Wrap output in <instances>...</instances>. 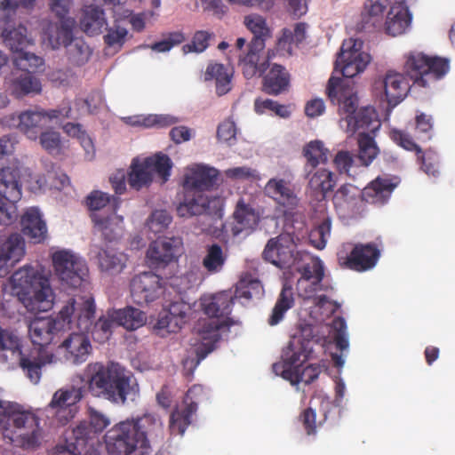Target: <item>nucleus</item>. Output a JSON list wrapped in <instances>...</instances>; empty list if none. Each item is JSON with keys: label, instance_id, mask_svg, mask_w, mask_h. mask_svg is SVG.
Here are the masks:
<instances>
[{"label": "nucleus", "instance_id": "obj_42", "mask_svg": "<svg viewBox=\"0 0 455 455\" xmlns=\"http://www.w3.org/2000/svg\"><path fill=\"white\" fill-rule=\"evenodd\" d=\"M85 204L88 209L92 213L108 214L112 212H116L120 199L114 196H109L100 190L92 191L85 198Z\"/></svg>", "mask_w": 455, "mask_h": 455}, {"label": "nucleus", "instance_id": "obj_63", "mask_svg": "<svg viewBox=\"0 0 455 455\" xmlns=\"http://www.w3.org/2000/svg\"><path fill=\"white\" fill-rule=\"evenodd\" d=\"M390 139L399 147L405 150L420 153L421 148L414 141L412 137L405 131L392 129L389 133Z\"/></svg>", "mask_w": 455, "mask_h": 455}, {"label": "nucleus", "instance_id": "obj_40", "mask_svg": "<svg viewBox=\"0 0 455 455\" xmlns=\"http://www.w3.org/2000/svg\"><path fill=\"white\" fill-rule=\"evenodd\" d=\"M233 73L221 63H210L204 72V81H215L216 93L227 94L232 88Z\"/></svg>", "mask_w": 455, "mask_h": 455}, {"label": "nucleus", "instance_id": "obj_44", "mask_svg": "<svg viewBox=\"0 0 455 455\" xmlns=\"http://www.w3.org/2000/svg\"><path fill=\"white\" fill-rule=\"evenodd\" d=\"M110 316L116 321L117 325L123 326L129 331L137 330L143 326L147 321L145 313L132 307L114 310Z\"/></svg>", "mask_w": 455, "mask_h": 455}, {"label": "nucleus", "instance_id": "obj_35", "mask_svg": "<svg viewBox=\"0 0 455 455\" xmlns=\"http://www.w3.org/2000/svg\"><path fill=\"white\" fill-rule=\"evenodd\" d=\"M190 306L182 300L172 301L168 313L157 322V327L166 329L168 332H177L185 324Z\"/></svg>", "mask_w": 455, "mask_h": 455}, {"label": "nucleus", "instance_id": "obj_10", "mask_svg": "<svg viewBox=\"0 0 455 455\" xmlns=\"http://www.w3.org/2000/svg\"><path fill=\"white\" fill-rule=\"evenodd\" d=\"M449 68L446 59L411 52L406 57L403 70L413 84L427 87L430 83L441 79L449 71Z\"/></svg>", "mask_w": 455, "mask_h": 455}, {"label": "nucleus", "instance_id": "obj_55", "mask_svg": "<svg viewBox=\"0 0 455 455\" xmlns=\"http://www.w3.org/2000/svg\"><path fill=\"white\" fill-rule=\"evenodd\" d=\"M263 294V286L261 283L251 275H245L240 279L235 289L236 298H244L251 299L259 298Z\"/></svg>", "mask_w": 455, "mask_h": 455}, {"label": "nucleus", "instance_id": "obj_54", "mask_svg": "<svg viewBox=\"0 0 455 455\" xmlns=\"http://www.w3.org/2000/svg\"><path fill=\"white\" fill-rule=\"evenodd\" d=\"M358 145V159L362 165L369 166L379 153L373 136L368 133L359 132Z\"/></svg>", "mask_w": 455, "mask_h": 455}, {"label": "nucleus", "instance_id": "obj_61", "mask_svg": "<svg viewBox=\"0 0 455 455\" xmlns=\"http://www.w3.org/2000/svg\"><path fill=\"white\" fill-rule=\"evenodd\" d=\"M172 216L166 210H156L147 220L149 230L155 234L164 231L172 222Z\"/></svg>", "mask_w": 455, "mask_h": 455}, {"label": "nucleus", "instance_id": "obj_58", "mask_svg": "<svg viewBox=\"0 0 455 455\" xmlns=\"http://www.w3.org/2000/svg\"><path fill=\"white\" fill-rule=\"evenodd\" d=\"M421 170L429 176L436 177L439 174V156L433 149H427L416 155Z\"/></svg>", "mask_w": 455, "mask_h": 455}, {"label": "nucleus", "instance_id": "obj_30", "mask_svg": "<svg viewBox=\"0 0 455 455\" xmlns=\"http://www.w3.org/2000/svg\"><path fill=\"white\" fill-rule=\"evenodd\" d=\"M18 121L17 129L31 140H37L43 130L49 125L43 108L23 111L18 116Z\"/></svg>", "mask_w": 455, "mask_h": 455}, {"label": "nucleus", "instance_id": "obj_50", "mask_svg": "<svg viewBox=\"0 0 455 455\" xmlns=\"http://www.w3.org/2000/svg\"><path fill=\"white\" fill-rule=\"evenodd\" d=\"M144 161L152 176L154 173L156 174L162 183H165L169 180L173 164L167 155L159 152L145 158Z\"/></svg>", "mask_w": 455, "mask_h": 455}, {"label": "nucleus", "instance_id": "obj_52", "mask_svg": "<svg viewBox=\"0 0 455 455\" xmlns=\"http://www.w3.org/2000/svg\"><path fill=\"white\" fill-rule=\"evenodd\" d=\"M2 36L6 46L16 54L30 44V40L27 36V28L22 25H19L12 29L5 28Z\"/></svg>", "mask_w": 455, "mask_h": 455}, {"label": "nucleus", "instance_id": "obj_8", "mask_svg": "<svg viewBox=\"0 0 455 455\" xmlns=\"http://www.w3.org/2000/svg\"><path fill=\"white\" fill-rule=\"evenodd\" d=\"M75 315L76 321L73 328L76 326L78 331H73L61 347L66 350V359L76 364L84 362L92 349L90 339L84 334L91 329L95 316V303L91 295L86 296L82 304H76Z\"/></svg>", "mask_w": 455, "mask_h": 455}, {"label": "nucleus", "instance_id": "obj_49", "mask_svg": "<svg viewBox=\"0 0 455 455\" xmlns=\"http://www.w3.org/2000/svg\"><path fill=\"white\" fill-rule=\"evenodd\" d=\"M307 36V24L303 22L297 23L293 30L283 28L282 36L277 41V46L280 50L291 53L292 51V44L299 45L301 44Z\"/></svg>", "mask_w": 455, "mask_h": 455}, {"label": "nucleus", "instance_id": "obj_53", "mask_svg": "<svg viewBox=\"0 0 455 455\" xmlns=\"http://www.w3.org/2000/svg\"><path fill=\"white\" fill-rule=\"evenodd\" d=\"M227 256L222 247L218 243L208 245L206 254L203 259L202 265L210 274H217L223 269Z\"/></svg>", "mask_w": 455, "mask_h": 455}, {"label": "nucleus", "instance_id": "obj_24", "mask_svg": "<svg viewBox=\"0 0 455 455\" xmlns=\"http://www.w3.org/2000/svg\"><path fill=\"white\" fill-rule=\"evenodd\" d=\"M397 182L387 176H378L361 190L363 202L382 206L387 203Z\"/></svg>", "mask_w": 455, "mask_h": 455}, {"label": "nucleus", "instance_id": "obj_59", "mask_svg": "<svg viewBox=\"0 0 455 455\" xmlns=\"http://www.w3.org/2000/svg\"><path fill=\"white\" fill-rule=\"evenodd\" d=\"M331 220L325 218L317 227L311 230L309 234L311 244L318 250H323L326 246L327 240L331 235Z\"/></svg>", "mask_w": 455, "mask_h": 455}, {"label": "nucleus", "instance_id": "obj_2", "mask_svg": "<svg viewBox=\"0 0 455 455\" xmlns=\"http://www.w3.org/2000/svg\"><path fill=\"white\" fill-rule=\"evenodd\" d=\"M76 304L75 299H69L55 317L36 318L30 323L28 334L32 343L38 348L25 353L20 349L19 343L15 342L12 353H18L20 367L31 382H39L42 367L45 364V360L40 353L41 348L49 345L54 335L73 330Z\"/></svg>", "mask_w": 455, "mask_h": 455}, {"label": "nucleus", "instance_id": "obj_26", "mask_svg": "<svg viewBox=\"0 0 455 455\" xmlns=\"http://www.w3.org/2000/svg\"><path fill=\"white\" fill-rule=\"evenodd\" d=\"M412 21V14L407 4L390 3V9L385 21L387 35L397 36L406 33Z\"/></svg>", "mask_w": 455, "mask_h": 455}, {"label": "nucleus", "instance_id": "obj_32", "mask_svg": "<svg viewBox=\"0 0 455 455\" xmlns=\"http://www.w3.org/2000/svg\"><path fill=\"white\" fill-rule=\"evenodd\" d=\"M262 50L249 45L248 52L240 58L239 67L246 79L261 76L270 67V56H261L259 52Z\"/></svg>", "mask_w": 455, "mask_h": 455}, {"label": "nucleus", "instance_id": "obj_1", "mask_svg": "<svg viewBox=\"0 0 455 455\" xmlns=\"http://www.w3.org/2000/svg\"><path fill=\"white\" fill-rule=\"evenodd\" d=\"M234 298L230 292L221 291L201 299L203 312L208 318L199 319L194 327V333L200 344L196 347V358L183 361L185 375L190 379L198 366L220 341V331L234 324L230 317Z\"/></svg>", "mask_w": 455, "mask_h": 455}, {"label": "nucleus", "instance_id": "obj_12", "mask_svg": "<svg viewBox=\"0 0 455 455\" xmlns=\"http://www.w3.org/2000/svg\"><path fill=\"white\" fill-rule=\"evenodd\" d=\"M293 266L300 275L297 282L299 295L305 299L313 298L322 289L324 277L323 261L318 257L300 251Z\"/></svg>", "mask_w": 455, "mask_h": 455}, {"label": "nucleus", "instance_id": "obj_22", "mask_svg": "<svg viewBox=\"0 0 455 455\" xmlns=\"http://www.w3.org/2000/svg\"><path fill=\"white\" fill-rule=\"evenodd\" d=\"M332 202L337 212L342 217L353 218L362 212L361 190L352 184L340 186L333 195Z\"/></svg>", "mask_w": 455, "mask_h": 455}, {"label": "nucleus", "instance_id": "obj_17", "mask_svg": "<svg viewBox=\"0 0 455 455\" xmlns=\"http://www.w3.org/2000/svg\"><path fill=\"white\" fill-rule=\"evenodd\" d=\"M183 252L184 247L181 237H164L158 238L149 244L147 258L151 266L164 267L172 262L178 261Z\"/></svg>", "mask_w": 455, "mask_h": 455}, {"label": "nucleus", "instance_id": "obj_7", "mask_svg": "<svg viewBox=\"0 0 455 455\" xmlns=\"http://www.w3.org/2000/svg\"><path fill=\"white\" fill-rule=\"evenodd\" d=\"M0 433L14 446L34 449L39 445V419L32 412L12 410L0 401Z\"/></svg>", "mask_w": 455, "mask_h": 455}, {"label": "nucleus", "instance_id": "obj_27", "mask_svg": "<svg viewBox=\"0 0 455 455\" xmlns=\"http://www.w3.org/2000/svg\"><path fill=\"white\" fill-rule=\"evenodd\" d=\"M9 89L13 96L20 99L40 94L42 84L40 79L33 74V71L19 69L12 73Z\"/></svg>", "mask_w": 455, "mask_h": 455}, {"label": "nucleus", "instance_id": "obj_31", "mask_svg": "<svg viewBox=\"0 0 455 455\" xmlns=\"http://www.w3.org/2000/svg\"><path fill=\"white\" fill-rule=\"evenodd\" d=\"M91 218L95 228L102 234L106 241L113 242L123 235L124 218L117 215L116 212L108 214L96 212L91 214Z\"/></svg>", "mask_w": 455, "mask_h": 455}, {"label": "nucleus", "instance_id": "obj_19", "mask_svg": "<svg viewBox=\"0 0 455 455\" xmlns=\"http://www.w3.org/2000/svg\"><path fill=\"white\" fill-rule=\"evenodd\" d=\"M220 172L206 164H196L186 169L183 175L182 188L196 191H210L219 184Z\"/></svg>", "mask_w": 455, "mask_h": 455}, {"label": "nucleus", "instance_id": "obj_62", "mask_svg": "<svg viewBox=\"0 0 455 455\" xmlns=\"http://www.w3.org/2000/svg\"><path fill=\"white\" fill-rule=\"evenodd\" d=\"M14 64L18 69L30 71L36 69L44 64V60L34 53L21 50L14 57Z\"/></svg>", "mask_w": 455, "mask_h": 455}, {"label": "nucleus", "instance_id": "obj_51", "mask_svg": "<svg viewBox=\"0 0 455 455\" xmlns=\"http://www.w3.org/2000/svg\"><path fill=\"white\" fill-rule=\"evenodd\" d=\"M152 181L153 176L145 161L133 160L128 173V183L131 188L140 190L144 187H148Z\"/></svg>", "mask_w": 455, "mask_h": 455}, {"label": "nucleus", "instance_id": "obj_20", "mask_svg": "<svg viewBox=\"0 0 455 455\" xmlns=\"http://www.w3.org/2000/svg\"><path fill=\"white\" fill-rule=\"evenodd\" d=\"M260 218V212L255 207V204L250 199L241 197L233 212L232 234L237 236L252 233L259 226Z\"/></svg>", "mask_w": 455, "mask_h": 455}, {"label": "nucleus", "instance_id": "obj_29", "mask_svg": "<svg viewBox=\"0 0 455 455\" xmlns=\"http://www.w3.org/2000/svg\"><path fill=\"white\" fill-rule=\"evenodd\" d=\"M210 200L201 191L183 188V200L177 206V213L182 218L202 215L209 209Z\"/></svg>", "mask_w": 455, "mask_h": 455}, {"label": "nucleus", "instance_id": "obj_46", "mask_svg": "<svg viewBox=\"0 0 455 455\" xmlns=\"http://www.w3.org/2000/svg\"><path fill=\"white\" fill-rule=\"evenodd\" d=\"M196 412L195 404L181 403L176 406L170 416L169 428L172 434L183 435L192 422V415Z\"/></svg>", "mask_w": 455, "mask_h": 455}, {"label": "nucleus", "instance_id": "obj_47", "mask_svg": "<svg viewBox=\"0 0 455 455\" xmlns=\"http://www.w3.org/2000/svg\"><path fill=\"white\" fill-rule=\"evenodd\" d=\"M293 305V289L291 284L285 283L282 287L281 292L272 310V314L267 320L268 324L271 326L278 324L283 320L284 314L291 308Z\"/></svg>", "mask_w": 455, "mask_h": 455}, {"label": "nucleus", "instance_id": "obj_38", "mask_svg": "<svg viewBox=\"0 0 455 455\" xmlns=\"http://www.w3.org/2000/svg\"><path fill=\"white\" fill-rule=\"evenodd\" d=\"M97 263L100 271L111 275L123 272L126 267L127 256L114 249H100L96 254Z\"/></svg>", "mask_w": 455, "mask_h": 455}, {"label": "nucleus", "instance_id": "obj_5", "mask_svg": "<svg viewBox=\"0 0 455 455\" xmlns=\"http://www.w3.org/2000/svg\"><path fill=\"white\" fill-rule=\"evenodd\" d=\"M326 92L331 103L338 105L339 113L346 116L342 122L347 124V132L371 135L379 129L381 124L372 107H363L357 110L358 97L352 82L332 76L328 81Z\"/></svg>", "mask_w": 455, "mask_h": 455}, {"label": "nucleus", "instance_id": "obj_9", "mask_svg": "<svg viewBox=\"0 0 455 455\" xmlns=\"http://www.w3.org/2000/svg\"><path fill=\"white\" fill-rule=\"evenodd\" d=\"M89 422L83 421L66 437L64 444L56 446L57 455H80L86 446H93L101 434L111 423L105 413L88 408Z\"/></svg>", "mask_w": 455, "mask_h": 455}, {"label": "nucleus", "instance_id": "obj_3", "mask_svg": "<svg viewBox=\"0 0 455 455\" xmlns=\"http://www.w3.org/2000/svg\"><path fill=\"white\" fill-rule=\"evenodd\" d=\"M163 436L164 426L160 418L154 413H144L113 426L105 435V443L109 455H131L136 451L144 454L151 442L163 439Z\"/></svg>", "mask_w": 455, "mask_h": 455}, {"label": "nucleus", "instance_id": "obj_23", "mask_svg": "<svg viewBox=\"0 0 455 455\" xmlns=\"http://www.w3.org/2000/svg\"><path fill=\"white\" fill-rule=\"evenodd\" d=\"M24 254L25 242L20 235L12 234L5 239L0 237V277L8 275Z\"/></svg>", "mask_w": 455, "mask_h": 455}, {"label": "nucleus", "instance_id": "obj_37", "mask_svg": "<svg viewBox=\"0 0 455 455\" xmlns=\"http://www.w3.org/2000/svg\"><path fill=\"white\" fill-rule=\"evenodd\" d=\"M307 172L309 189L317 200L325 199L336 185L335 174L325 168L318 169L313 173L311 170Z\"/></svg>", "mask_w": 455, "mask_h": 455}, {"label": "nucleus", "instance_id": "obj_48", "mask_svg": "<svg viewBox=\"0 0 455 455\" xmlns=\"http://www.w3.org/2000/svg\"><path fill=\"white\" fill-rule=\"evenodd\" d=\"M303 156L307 160L306 171L315 169L320 164H326L329 159V150L321 140H312L303 148Z\"/></svg>", "mask_w": 455, "mask_h": 455}, {"label": "nucleus", "instance_id": "obj_25", "mask_svg": "<svg viewBox=\"0 0 455 455\" xmlns=\"http://www.w3.org/2000/svg\"><path fill=\"white\" fill-rule=\"evenodd\" d=\"M22 196L21 171L16 165L0 169V196L8 202L17 203Z\"/></svg>", "mask_w": 455, "mask_h": 455}, {"label": "nucleus", "instance_id": "obj_36", "mask_svg": "<svg viewBox=\"0 0 455 455\" xmlns=\"http://www.w3.org/2000/svg\"><path fill=\"white\" fill-rule=\"evenodd\" d=\"M21 227L23 234L34 243H41L47 234L45 222L42 220L37 208L32 207L26 211L21 217Z\"/></svg>", "mask_w": 455, "mask_h": 455}, {"label": "nucleus", "instance_id": "obj_33", "mask_svg": "<svg viewBox=\"0 0 455 455\" xmlns=\"http://www.w3.org/2000/svg\"><path fill=\"white\" fill-rule=\"evenodd\" d=\"M30 297L26 307L34 312H46L52 309L54 300V293L48 278L44 277L31 289Z\"/></svg>", "mask_w": 455, "mask_h": 455}, {"label": "nucleus", "instance_id": "obj_28", "mask_svg": "<svg viewBox=\"0 0 455 455\" xmlns=\"http://www.w3.org/2000/svg\"><path fill=\"white\" fill-rule=\"evenodd\" d=\"M380 86L384 90L386 100L391 107L399 104L410 90V84L406 77L403 74L394 71H388L386 74L380 82Z\"/></svg>", "mask_w": 455, "mask_h": 455}, {"label": "nucleus", "instance_id": "obj_11", "mask_svg": "<svg viewBox=\"0 0 455 455\" xmlns=\"http://www.w3.org/2000/svg\"><path fill=\"white\" fill-rule=\"evenodd\" d=\"M52 263L62 285L71 289H85L88 286L89 269L80 257L68 251H59L53 253Z\"/></svg>", "mask_w": 455, "mask_h": 455}, {"label": "nucleus", "instance_id": "obj_15", "mask_svg": "<svg viewBox=\"0 0 455 455\" xmlns=\"http://www.w3.org/2000/svg\"><path fill=\"white\" fill-rule=\"evenodd\" d=\"M84 392V386L70 385L53 394L49 408L60 425L64 426L74 419L77 412L76 404L83 399Z\"/></svg>", "mask_w": 455, "mask_h": 455}, {"label": "nucleus", "instance_id": "obj_64", "mask_svg": "<svg viewBox=\"0 0 455 455\" xmlns=\"http://www.w3.org/2000/svg\"><path fill=\"white\" fill-rule=\"evenodd\" d=\"M417 139L421 141L430 140L433 136V119L424 113L416 116Z\"/></svg>", "mask_w": 455, "mask_h": 455}, {"label": "nucleus", "instance_id": "obj_13", "mask_svg": "<svg viewBox=\"0 0 455 455\" xmlns=\"http://www.w3.org/2000/svg\"><path fill=\"white\" fill-rule=\"evenodd\" d=\"M363 41L355 38L344 40L335 61V70L352 78L364 71L371 62V55L362 51Z\"/></svg>", "mask_w": 455, "mask_h": 455}, {"label": "nucleus", "instance_id": "obj_56", "mask_svg": "<svg viewBox=\"0 0 455 455\" xmlns=\"http://www.w3.org/2000/svg\"><path fill=\"white\" fill-rule=\"evenodd\" d=\"M66 50L68 60L75 66L85 64L92 54L90 47L81 39H75Z\"/></svg>", "mask_w": 455, "mask_h": 455}, {"label": "nucleus", "instance_id": "obj_41", "mask_svg": "<svg viewBox=\"0 0 455 455\" xmlns=\"http://www.w3.org/2000/svg\"><path fill=\"white\" fill-rule=\"evenodd\" d=\"M243 23L253 35L249 45L254 47V49H264L266 40L272 36L266 19L259 14L253 13L245 16Z\"/></svg>", "mask_w": 455, "mask_h": 455}, {"label": "nucleus", "instance_id": "obj_43", "mask_svg": "<svg viewBox=\"0 0 455 455\" xmlns=\"http://www.w3.org/2000/svg\"><path fill=\"white\" fill-rule=\"evenodd\" d=\"M387 4L390 0H367L362 12L363 28L370 30L380 27Z\"/></svg>", "mask_w": 455, "mask_h": 455}, {"label": "nucleus", "instance_id": "obj_21", "mask_svg": "<svg viewBox=\"0 0 455 455\" xmlns=\"http://www.w3.org/2000/svg\"><path fill=\"white\" fill-rule=\"evenodd\" d=\"M266 195L282 208L285 215H291L299 204V199L291 183L283 179H270L265 187Z\"/></svg>", "mask_w": 455, "mask_h": 455}, {"label": "nucleus", "instance_id": "obj_34", "mask_svg": "<svg viewBox=\"0 0 455 455\" xmlns=\"http://www.w3.org/2000/svg\"><path fill=\"white\" fill-rule=\"evenodd\" d=\"M291 76L286 68L278 64L269 67V71L263 76L262 90L269 95H279L290 86Z\"/></svg>", "mask_w": 455, "mask_h": 455}, {"label": "nucleus", "instance_id": "obj_45", "mask_svg": "<svg viewBox=\"0 0 455 455\" xmlns=\"http://www.w3.org/2000/svg\"><path fill=\"white\" fill-rule=\"evenodd\" d=\"M44 277L33 267L25 266L12 275L11 283L14 289H20L24 294H30L31 289Z\"/></svg>", "mask_w": 455, "mask_h": 455}, {"label": "nucleus", "instance_id": "obj_14", "mask_svg": "<svg viewBox=\"0 0 455 455\" xmlns=\"http://www.w3.org/2000/svg\"><path fill=\"white\" fill-rule=\"evenodd\" d=\"M299 252L292 236L288 233H283L267 241L262 251V258L281 269H288L294 265Z\"/></svg>", "mask_w": 455, "mask_h": 455}, {"label": "nucleus", "instance_id": "obj_57", "mask_svg": "<svg viewBox=\"0 0 455 455\" xmlns=\"http://www.w3.org/2000/svg\"><path fill=\"white\" fill-rule=\"evenodd\" d=\"M36 0H3L0 4V23L8 24L19 7L30 9Z\"/></svg>", "mask_w": 455, "mask_h": 455}, {"label": "nucleus", "instance_id": "obj_4", "mask_svg": "<svg viewBox=\"0 0 455 455\" xmlns=\"http://www.w3.org/2000/svg\"><path fill=\"white\" fill-rule=\"evenodd\" d=\"M89 393L96 398L124 405L139 392L133 375L118 363H89L85 370Z\"/></svg>", "mask_w": 455, "mask_h": 455}, {"label": "nucleus", "instance_id": "obj_60", "mask_svg": "<svg viewBox=\"0 0 455 455\" xmlns=\"http://www.w3.org/2000/svg\"><path fill=\"white\" fill-rule=\"evenodd\" d=\"M254 109L256 113L259 115L268 110L282 118H288L291 116V111L287 106L279 104L277 101L270 99H256L254 101Z\"/></svg>", "mask_w": 455, "mask_h": 455}, {"label": "nucleus", "instance_id": "obj_16", "mask_svg": "<svg viewBox=\"0 0 455 455\" xmlns=\"http://www.w3.org/2000/svg\"><path fill=\"white\" fill-rule=\"evenodd\" d=\"M380 249L374 243H355L347 254H338V261L342 268L355 272L372 269L380 258Z\"/></svg>", "mask_w": 455, "mask_h": 455}, {"label": "nucleus", "instance_id": "obj_6", "mask_svg": "<svg viewBox=\"0 0 455 455\" xmlns=\"http://www.w3.org/2000/svg\"><path fill=\"white\" fill-rule=\"evenodd\" d=\"M319 338L314 334L312 325L306 324L294 334L288 346L283 351L282 377L292 385L304 382L308 385L314 382L321 373L319 364H309L300 369L302 363L307 361L313 353L314 345Z\"/></svg>", "mask_w": 455, "mask_h": 455}, {"label": "nucleus", "instance_id": "obj_39", "mask_svg": "<svg viewBox=\"0 0 455 455\" xmlns=\"http://www.w3.org/2000/svg\"><path fill=\"white\" fill-rule=\"evenodd\" d=\"M107 25V19L102 8L91 4L85 6L83 10V15L80 19V28L88 36L100 34Z\"/></svg>", "mask_w": 455, "mask_h": 455}, {"label": "nucleus", "instance_id": "obj_18", "mask_svg": "<svg viewBox=\"0 0 455 455\" xmlns=\"http://www.w3.org/2000/svg\"><path fill=\"white\" fill-rule=\"evenodd\" d=\"M163 279L152 272H143L131 281L132 297L137 304H148L159 298L163 292Z\"/></svg>", "mask_w": 455, "mask_h": 455}]
</instances>
